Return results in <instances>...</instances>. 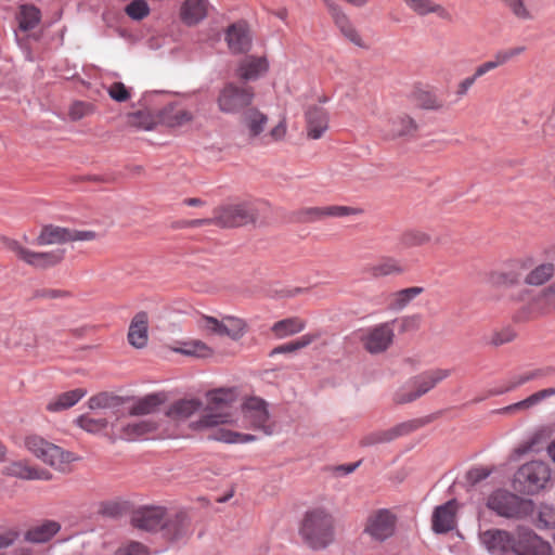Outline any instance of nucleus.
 Here are the masks:
<instances>
[{"label":"nucleus","mask_w":555,"mask_h":555,"mask_svg":"<svg viewBox=\"0 0 555 555\" xmlns=\"http://www.w3.org/2000/svg\"><path fill=\"white\" fill-rule=\"evenodd\" d=\"M537 526L539 528L555 527V508L552 506H541L538 514Z\"/></svg>","instance_id":"nucleus-55"},{"label":"nucleus","mask_w":555,"mask_h":555,"mask_svg":"<svg viewBox=\"0 0 555 555\" xmlns=\"http://www.w3.org/2000/svg\"><path fill=\"white\" fill-rule=\"evenodd\" d=\"M255 99L253 87L238 86L234 82H228L219 91L217 96V105L221 113L241 114L251 107Z\"/></svg>","instance_id":"nucleus-9"},{"label":"nucleus","mask_w":555,"mask_h":555,"mask_svg":"<svg viewBox=\"0 0 555 555\" xmlns=\"http://www.w3.org/2000/svg\"><path fill=\"white\" fill-rule=\"evenodd\" d=\"M88 403L90 409L109 410L117 408L120 404V399L118 397L102 392L91 397Z\"/></svg>","instance_id":"nucleus-49"},{"label":"nucleus","mask_w":555,"mask_h":555,"mask_svg":"<svg viewBox=\"0 0 555 555\" xmlns=\"http://www.w3.org/2000/svg\"><path fill=\"white\" fill-rule=\"evenodd\" d=\"M324 2L333 16L335 24L339 27L341 34L356 46L363 47V41L360 34L350 23L340 8L331 0H324Z\"/></svg>","instance_id":"nucleus-26"},{"label":"nucleus","mask_w":555,"mask_h":555,"mask_svg":"<svg viewBox=\"0 0 555 555\" xmlns=\"http://www.w3.org/2000/svg\"><path fill=\"white\" fill-rule=\"evenodd\" d=\"M515 17L521 21L533 18V13L525 0H501Z\"/></svg>","instance_id":"nucleus-48"},{"label":"nucleus","mask_w":555,"mask_h":555,"mask_svg":"<svg viewBox=\"0 0 555 555\" xmlns=\"http://www.w3.org/2000/svg\"><path fill=\"white\" fill-rule=\"evenodd\" d=\"M24 447L35 457L63 474L69 473L73 463L79 460V456L74 452L65 450L37 434L25 436Z\"/></svg>","instance_id":"nucleus-3"},{"label":"nucleus","mask_w":555,"mask_h":555,"mask_svg":"<svg viewBox=\"0 0 555 555\" xmlns=\"http://www.w3.org/2000/svg\"><path fill=\"white\" fill-rule=\"evenodd\" d=\"M163 534L170 541H181L192 533L191 520L183 512L167 516L163 526Z\"/></svg>","instance_id":"nucleus-22"},{"label":"nucleus","mask_w":555,"mask_h":555,"mask_svg":"<svg viewBox=\"0 0 555 555\" xmlns=\"http://www.w3.org/2000/svg\"><path fill=\"white\" fill-rule=\"evenodd\" d=\"M307 135L312 140L320 139L328 129V114L320 106H311L306 113Z\"/></svg>","instance_id":"nucleus-24"},{"label":"nucleus","mask_w":555,"mask_h":555,"mask_svg":"<svg viewBox=\"0 0 555 555\" xmlns=\"http://www.w3.org/2000/svg\"><path fill=\"white\" fill-rule=\"evenodd\" d=\"M487 506L498 515L507 518H524L532 514L534 509L531 500L519 498L504 490L493 492L488 498Z\"/></svg>","instance_id":"nucleus-8"},{"label":"nucleus","mask_w":555,"mask_h":555,"mask_svg":"<svg viewBox=\"0 0 555 555\" xmlns=\"http://www.w3.org/2000/svg\"><path fill=\"white\" fill-rule=\"evenodd\" d=\"M117 555H149V551L142 543L132 541L121 545Z\"/></svg>","instance_id":"nucleus-58"},{"label":"nucleus","mask_w":555,"mask_h":555,"mask_svg":"<svg viewBox=\"0 0 555 555\" xmlns=\"http://www.w3.org/2000/svg\"><path fill=\"white\" fill-rule=\"evenodd\" d=\"M326 217L343 218L348 216H360L364 210L360 207L331 205L326 206Z\"/></svg>","instance_id":"nucleus-53"},{"label":"nucleus","mask_w":555,"mask_h":555,"mask_svg":"<svg viewBox=\"0 0 555 555\" xmlns=\"http://www.w3.org/2000/svg\"><path fill=\"white\" fill-rule=\"evenodd\" d=\"M215 225L214 216L211 218L184 220L178 222V228H198L204 225Z\"/></svg>","instance_id":"nucleus-63"},{"label":"nucleus","mask_w":555,"mask_h":555,"mask_svg":"<svg viewBox=\"0 0 555 555\" xmlns=\"http://www.w3.org/2000/svg\"><path fill=\"white\" fill-rule=\"evenodd\" d=\"M554 272V264L542 263L529 272L525 281L529 285L539 286L548 281L553 276Z\"/></svg>","instance_id":"nucleus-44"},{"label":"nucleus","mask_w":555,"mask_h":555,"mask_svg":"<svg viewBox=\"0 0 555 555\" xmlns=\"http://www.w3.org/2000/svg\"><path fill=\"white\" fill-rule=\"evenodd\" d=\"M307 326V321L300 317H289L276 321L271 326L272 335L278 339H283L289 336L301 333Z\"/></svg>","instance_id":"nucleus-32"},{"label":"nucleus","mask_w":555,"mask_h":555,"mask_svg":"<svg viewBox=\"0 0 555 555\" xmlns=\"http://www.w3.org/2000/svg\"><path fill=\"white\" fill-rule=\"evenodd\" d=\"M165 397L160 393L147 395L138 399L129 408V414L134 416L146 415L157 411L158 406L163 404Z\"/></svg>","instance_id":"nucleus-37"},{"label":"nucleus","mask_w":555,"mask_h":555,"mask_svg":"<svg viewBox=\"0 0 555 555\" xmlns=\"http://www.w3.org/2000/svg\"><path fill=\"white\" fill-rule=\"evenodd\" d=\"M17 21L21 29H33L40 21V11L31 4L21 5Z\"/></svg>","instance_id":"nucleus-41"},{"label":"nucleus","mask_w":555,"mask_h":555,"mask_svg":"<svg viewBox=\"0 0 555 555\" xmlns=\"http://www.w3.org/2000/svg\"><path fill=\"white\" fill-rule=\"evenodd\" d=\"M77 424L80 428L88 433L96 434L105 429L108 422L105 417H98L92 415H81L77 418Z\"/></svg>","instance_id":"nucleus-47"},{"label":"nucleus","mask_w":555,"mask_h":555,"mask_svg":"<svg viewBox=\"0 0 555 555\" xmlns=\"http://www.w3.org/2000/svg\"><path fill=\"white\" fill-rule=\"evenodd\" d=\"M212 214L215 225L220 228L242 227L256 220L255 210L245 203L220 205Z\"/></svg>","instance_id":"nucleus-11"},{"label":"nucleus","mask_w":555,"mask_h":555,"mask_svg":"<svg viewBox=\"0 0 555 555\" xmlns=\"http://www.w3.org/2000/svg\"><path fill=\"white\" fill-rule=\"evenodd\" d=\"M268 116L257 107H249L241 115L240 122L248 141L253 144L270 145L282 141L287 132L286 121H279L269 132H266Z\"/></svg>","instance_id":"nucleus-4"},{"label":"nucleus","mask_w":555,"mask_h":555,"mask_svg":"<svg viewBox=\"0 0 555 555\" xmlns=\"http://www.w3.org/2000/svg\"><path fill=\"white\" fill-rule=\"evenodd\" d=\"M68 242H70V229L53 224L42 227L36 238V244L39 246L64 244Z\"/></svg>","instance_id":"nucleus-33"},{"label":"nucleus","mask_w":555,"mask_h":555,"mask_svg":"<svg viewBox=\"0 0 555 555\" xmlns=\"http://www.w3.org/2000/svg\"><path fill=\"white\" fill-rule=\"evenodd\" d=\"M554 395H555V388L542 389L538 392L532 393L525 400H521L515 404L507 406L505 410L506 411L527 410V409L534 406L535 404H538L545 398L552 397Z\"/></svg>","instance_id":"nucleus-45"},{"label":"nucleus","mask_w":555,"mask_h":555,"mask_svg":"<svg viewBox=\"0 0 555 555\" xmlns=\"http://www.w3.org/2000/svg\"><path fill=\"white\" fill-rule=\"evenodd\" d=\"M94 107L89 102L77 101L74 102L68 111V115L72 120H79L90 114H92Z\"/></svg>","instance_id":"nucleus-54"},{"label":"nucleus","mask_w":555,"mask_h":555,"mask_svg":"<svg viewBox=\"0 0 555 555\" xmlns=\"http://www.w3.org/2000/svg\"><path fill=\"white\" fill-rule=\"evenodd\" d=\"M99 237L98 233L91 230L70 229V242L85 241L90 242Z\"/></svg>","instance_id":"nucleus-61"},{"label":"nucleus","mask_w":555,"mask_h":555,"mask_svg":"<svg viewBox=\"0 0 555 555\" xmlns=\"http://www.w3.org/2000/svg\"><path fill=\"white\" fill-rule=\"evenodd\" d=\"M175 351L197 358H208L212 356V349L201 340H190L183 343L181 347L176 348Z\"/></svg>","instance_id":"nucleus-43"},{"label":"nucleus","mask_w":555,"mask_h":555,"mask_svg":"<svg viewBox=\"0 0 555 555\" xmlns=\"http://www.w3.org/2000/svg\"><path fill=\"white\" fill-rule=\"evenodd\" d=\"M457 503L450 500L435 508L431 517L433 530L436 533H447L456 526Z\"/></svg>","instance_id":"nucleus-20"},{"label":"nucleus","mask_w":555,"mask_h":555,"mask_svg":"<svg viewBox=\"0 0 555 555\" xmlns=\"http://www.w3.org/2000/svg\"><path fill=\"white\" fill-rule=\"evenodd\" d=\"M412 429L410 424H400L387 430L374 431L365 435L360 440L363 447H370L377 443H385L395 440L396 438L408 434Z\"/></svg>","instance_id":"nucleus-31"},{"label":"nucleus","mask_w":555,"mask_h":555,"mask_svg":"<svg viewBox=\"0 0 555 555\" xmlns=\"http://www.w3.org/2000/svg\"><path fill=\"white\" fill-rule=\"evenodd\" d=\"M452 370L450 369H433L423 372L414 377L411 383L400 388L395 396L397 403H408L416 400L423 395L431 390L436 385L451 376Z\"/></svg>","instance_id":"nucleus-5"},{"label":"nucleus","mask_w":555,"mask_h":555,"mask_svg":"<svg viewBox=\"0 0 555 555\" xmlns=\"http://www.w3.org/2000/svg\"><path fill=\"white\" fill-rule=\"evenodd\" d=\"M480 541L488 552L493 555H505L508 552L515 554L518 543V532L512 534L501 529H490L480 533Z\"/></svg>","instance_id":"nucleus-13"},{"label":"nucleus","mask_w":555,"mask_h":555,"mask_svg":"<svg viewBox=\"0 0 555 555\" xmlns=\"http://www.w3.org/2000/svg\"><path fill=\"white\" fill-rule=\"evenodd\" d=\"M207 11V0H185L180 9V17L185 25L193 26L206 17Z\"/></svg>","instance_id":"nucleus-28"},{"label":"nucleus","mask_w":555,"mask_h":555,"mask_svg":"<svg viewBox=\"0 0 555 555\" xmlns=\"http://www.w3.org/2000/svg\"><path fill=\"white\" fill-rule=\"evenodd\" d=\"M166 511L160 506L141 508L133 513L131 524L134 528L144 531H156L163 529Z\"/></svg>","instance_id":"nucleus-19"},{"label":"nucleus","mask_w":555,"mask_h":555,"mask_svg":"<svg viewBox=\"0 0 555 555\" xmlns=\"http://www.w3.org/2000/svg\"><path fill=\"white\" fill-rule=\"evenodd\" d=\"M545 376V372L543 370H532V371H528V372H525V373H521V374H518L516 376H514L507 384V386L505 387L504 391H509V390H513L530 380H533V379H537V378H540V377H543Z\"/></svg>","instance_id":"nucleus-50"},{"label":"nucleus","mask_w":555,"mask_h":555,"mask_svg":"<svg viewBox=\"0 0 555 555\" xmlns=\"http://www.w3.org/2000/svg\"><path fill=\"white\" fill-rule=\"evenodd\" d=\"M129 126L138 129L150 131L158 125V112L152 113L149 109H140L127 115Z\"/></svg>","instance_id":"nucleus-38"},{"label":"nucleus","mask_w":555,"mask_h":555,"mask_svg":"<svg viewBox=\"0 0 555 555\" xmlns=\"http://www.w3.org/2000/svg\"><path fill=\"white\" fill-rule=\"evenodd\" d=\"M411 101L424 111H441L446 107V101L434 89L427 87H415L411 94Z\"/></svg>","instance_id":"nucleus-23"},{"label":"nucleus","mask_w":555,"mask_h":555,"mask_svg":"<svg viewBox=\"0 0 555 555\" xmlns=\"http://www.w3.org/2000/svg\"><path fill=\"white\" fill-rule=\"evenodd\" d=\"M418 130L416 120L408 113H399L388 117L380 131L387 139L411 138Z\"/></svg>","instance_id":"nucleus-15"},{"label":"nucleus","mask_w":555,"mask_h":555,"mask_svg":"<svg viewBox=\"0 0 555 555\" xmlns=\"http://www.w3.org/2000/svg\"><path fill=\"white\" fill-rule=\"evenodd\" d=\"M515 555H554V552L551 543L532 530H518Z\"/></svg>","instance_id":"nucleus-17"},{"label":"nucleus","mask_w":555,"mask_h":555,"mask_svg":"<svg viewBox=\"0 0 555 555\" xmlns=\"http://www.w3.org/2000/svg\"><path fill=\"white\" fill-rule=\"evenodd\" d=\"M476 81L477 79L473 74L462 79L456 86V95L461 98L466 95Z\"/></svg>","instance_id":"nucleus-62"},{"label":"nucleus","mask_w":555,"mask_h":555,"mask_svg":"<svg viewBox=\"0 0 555 555\" xmlns=\"http://www.w3.org/2000/svg\"><path fill=\"white\" fill-rule=\"evenodd\" d=\"M495 68H498V66H496L494 60L491 59V60L486 61V62L479 64L478 66H476L473 75L478 80L480 77L485 76L486 74H488L491 70H494Z\"/></svg>","instance_id":"nucleus-64"},{"label":"nucleus","mask_w":555,"mask_h":555,"mask_svg":"<svg viewBox=\"0 0 555 555\" xmlns=\"http://www.w3.org/2000/svg\"><path fill=\"white\" fill-rule=\"evenodd\" d=\"M225 41L232 53H245L250 49L251 39L243 23L232 24L225 34Z\"/></svg>","instance_id":"nucleus-25"},{"label":"nucleus","mask_w":555,"mask_h":555,"mask_svg":"<svg viewBox=\"0 0 555 555\" xmlns=\"http://www.w3.org/2000/svg\"><path fill=\"white\" fill-rule=\"evenodd\" d=\"M550 478L548 465L542 461H532L518 468L513 486L518 492L534 494L545 487Z\"/></svg>","instance_id":"nucleus-6"},{"label":"nucleus","mask_w":555,"mask_h":555,"mask_svg":"<svg viewBox=\"0 0 555 555\" xmlns=\"http://www.w3.org/2000/svg\"><path fill=\"white\" fill-rule=\"evenodd\" d=\"M525 47H511L507 49H502L496 51L492 59L494 60L498 67L503 66L507 64L509 61L514 60L515 57L519 56L525 52Z\"/></svg>","instance_id":"nucleus-52"},{"label":"nucleus","mask_w":555,"mask_h":555,"mask_svg":"<svg viewBox=\"0 0 555 555\" xmlns=\"http://www.w3.org/2000/svg\"><path fill=\"white\" fill-rule=\"evenodd\" d=\"M236 400L232 389H216L207 393L204 414L191 424L195 430L206 433V438L223 443L243 444L256 440V436L241 433V428L259 429L266 435L274 433L267 403L260 398H249L242 406V417L232 409Z\"/></svg>","instance_id":"nucleus-1"},{"label":"nucleus","mask_w":555,"mask_h":555,"mask_svg":"<svg viewBox=\"0 0 555 555\" xmlns=\"http://www.w3.org/2000/svg\"><path fill=\"white\" fill-rule=\"evenodd\" d=\"M302 542L311 550L328 547L335 540V518L325 506H313L306 511L299 526Z\"/></svg>","instance_id":"nucleus-2"},{"label":"nucleus","mask_w":555,"mask_h":555,"mask_svg":"<svg viewBox=\"0 0 555 555\" xmlns=\"http://www.w3.org/2000/svg\"><path fill=\"white\" fill-rule=\"evenodd\" d=\"M3 473L25 480H51L52 474L46 468L31 465L28 461H15L7 465Z\"/></svg>","instance_id":"nucleus-21"},{"label":"nucleus","mask_w":555,"mask_h":555,"mask_svg":"<svg viewBox=\"0 0 555 555\" xmlns=\"http://www.w3.org/2000/svg\"><path fill=\"white\" fill-rule=\"evenodd\" d=\"M149 317L146 312L137 313L129 326L128 341L134 348H143L147 343Z\"/></svg>","instance_id":"nucleus-27"},{"label":"nucleus","mask_w":555,"mask_h":555,"mask_svg":"<svg viewBox=\"0 0 555 555\" xmlns=\"http://www.w3.org/2000/svg\"><path fill=\"white\" fill-rule=\"evenodd\" d=\"M201 406L202 402L198 399H182L170 406L167 415L176 420L188 418L198 411Z\"/></svg>","instance_id":"nucleus-40"},{"label":"nucleus","mask_w":555,"mask_h":555,"mask_svg":"<svg viewBox=\"0 0 555 555\" xmlns=\"http://www.w3.org/2000/svg\"><path fill=\"white\" fill-rule=\"evenodd\" d=\"M87 395V391L82 388L73 389L63 393H60L47 403V411L49 412H61L74 406L80 399Z\"/></svg>","instance_id":"nucleus-34"},{"label":"nucleus","mask_w":555,"mask_h":555,"mask_svg":"<svg viewBox=\"0 0 555 555\" xmlns=\"http://www.w3.org/2000/svg\"><path fill=\"white\" fill-rule=\"evenodd\" d=\"M268 69V62L262 56H246L243 59L236 69V76L243 80L257 79Z\"/></svg>","instance_id":"nucleus-30"},{"label":"nucleus","mask_w":555,"mask_h":555,"mask_svg":"<svg viewBox=\"0 0 555 555\" xmlns=\"http://www.w3.org/2000/svg\"><path fill=\"white\" fill-rule=\"evenodd\" d=\"M157 429V424L152 421H135L121 426L120 438L127 441L146 439Z\"/></svg>","instance_id":"nucleus-29"},{"label":"nucleus","mask_w":555,"mask_h":555,"mask_svg":"<svg viewBox=\"0 0 555 555\" xmlns=\"http://www.w3.org/2000/svg\"><path fill=\"white\" fill-rule=\"evenodd\" d=\"M326 206L324 207H308L299 212V218L306 222H313L326 218Z\"/></svg>","instance_id":"nucleus-56"},{"label":"nucleus","mask_w":555,"mask_h":555,"mask_svg":"<svg viewBox=\"0 0 555 555\" xmlns=\"http://www.w3.org/2000/svg\"><path fill=\"white\" fill-rule=\"evenodd\" d=\"M395 324L396 320H391L361 331L359 339L363 349L370 354L386 352L395 340Z\"/></svg>","instance_id":"nucleus-10"},{"label":"nucleus","mask_w":555,"mask_h":555,"mask_svg":"<svg viewBox=\"0 0 555 555\" xmlns=\"http://www.w3.org/2000/svg\"><path fill=\"white\" fill-rule=\"evenodd\" d=\"M400 241L401 244L408 248L421 247L429 244L431 236L424 231L409 230L402 233Z\"/></svg>","instance_id":"nucleus-46"},{"label":"nucleus","mask_w":555,"mask_h":555,"mask_svg":"<svg viewBox=\"0 0 555 555\" xmlns=\"http://www.w3.org/2000/svg\"><path fill=\"white\" fill-rule=\"evenodd\" d=\"M4 246L17 259L37 270H47L60 264L65 257V250L57 248L49 251H35L23 246L18 241L5 238Z\"/></svg>","instance_id":"nucleus-7"},{"label":"nucleus","mask_w":555,"mask_h":555,"mask_svg":"<svg viewBox=\"0 0 555 555\" xmlns=\"http://www.w3.org/2000/svg\"><path fill=\"white\" fill-rule=\"evenodd\" d=\"M5 344L17 357H35L38 336L33 327L16 326L8 334Z\"/></svg>","instance_id":"nucleus-12"},{"label":"nucleus","mask_w":555,"mask_h":555,"mask_svg":"<svg viewBox=\"0 0 555 555\" xmlns=\"http://www.w3.org/2000/svg\"><path fill=\"white\" fill-rule=\"evenodd\" d=\"M423 292L424 288L421 286H412L393 292L388 296L387 309L390 311H401Z\"/></svg>","instance_id":"nucleus-36"},{"label":"nucleus","mask_w":555,"mask_h":555,"mask_svg":"<svg viewBox=\"0 0 555 555\" xmlns=\"http://www.w3.org/2000/svg\"><path fill=\"white\" fill-rule=\"evenodd\" d=\"M397 517L388 509L372 513L366 521L364 531L376 541L390 538L396 529Z\"/></svg>","instance_id":"nucleus-14"},{"label":"nucleus","mask_w":555,"mask_h":555,"mask_svg":"<svg viewBox=\"0 0 555 555\" xmlns=\"http://www.w3.org/2000/svg\"><path fill=\"white\" fill-rule=\"evenodd\" d=\"M107 92L109 96L116 102H126L130 99V91L122 82H114L112 83Z\"/></svg>","instance_id":"nucleus-57"},{"label":"nucleus","mask_w":555,"mask_h":555,"mask_svg":"<svg viewBox=\"0 0 555 555\" xmlns=\"http://www.w3.org/2000/svg\"><path fill=\"white\" fill-rule=\"evenodd\" d=\"M193 119V112L180 103H169L158 111V125L168 128L176 129L191 125Z\"/></svg>","instance_id":"nucleus-18"},{"label":"nucleus","mask_w":555,"mask_h":555,"mask_svg":"<svg viewBox=\"0 0 555 555\" xmlns=\"http://www.w3.org/2000/svg\"><path fill=\"white\" fill-rule=\"evenodd\" d=\"M406 7L413 11L415 14L425 16L430 13H436L440 16H443L446 10L431 0H402Z\"/></svg>","instance_id":"nucleus-42"},{"label":"nucleus","mask_w":555,"mask_h":555,"mask_svg":"<svg viewBox=\"0 0 555 555\" xmlns=\"http://www.w3.org/2000/svg\"><path fill=\"white\" fill-rule=\"evenodd\" d=\"M321 333L320 332H309L307 334H304L296 340H293V344L295 346V349L298 351L300 349H304L308 346H310L312 343L320 339Z\"/></svg>","instance_id":"nucleus-60"},{"label":"nucleus","mask_w":555,"mask_h":555,"mask_svg":"<svg viewBox=\"0 0 555 555\" xmlns=\"http://www.w3.org/2000/svg\"><path fill=\"white\" fill-rule=\"evenodd\" d=\"M491 469L488 467L479 466L469 469L466 474V479L470 485H476L490 476Z\"/></svg>","instance_id":"nucleus-59"},{"label":"nucleus","mask_w":555,"mask_h":555,"mask_svg":"<svg viewBox=\"0 0 555 555\" xmlns=\"http://www.w3.org/2000/svg\"><path fill=\"white\" fill-rule=\"evenodd\" d=\"M125 12L132 20L141 21L150 14V7L145 0H132Z\"/></svg>","instance_id":"nucleus-51"},{"label":"nucleus","mask_w":555,"mask_h":555,"mask_svg":"<svg viewBox=\"0 0 555 555\" xmlns=\"http://www.w3.org/2000/svg\"><path fill=\"white\" fill-rule=\"evenodd\" d=\"M370 272L374 278L398 275L404 272V267L398 259L386 257L380 259L377 263L373 264L370 269Z\"/></svg>","instance_id":"nucleus-39"},{"label":"nucleus","mask_w":555,"mask_h":555,"mask_svg":"<svg viewBox=\"0 0 555 555\" xmlns=\"http://www.w3.org/2000/svg\"><path fill=\"white\" fill-rule=\"evenodd\" d=\"M204 326L212 333L227 335L234 340L242 338L247 332L246 321L232 315L224 317L221 321L212 317H205Z\"/></svg>","instance_id":"nucleus-16"},{"label":"nucleus","mask_w":555,"mask_h":555,"mask_svg":"<svg viewBox=\"0 0 555 555\" xmlns=\"http://www.w3.org/2000/svg\"><path fill=\"white\" fill-rule=\"evenodd\" d=\"M61 529V525L54 520H46L27 530L25 539L33 543H44L51 540Z\"/></svg>","instance_id":"nucleus-35"}]
</instances>
